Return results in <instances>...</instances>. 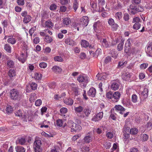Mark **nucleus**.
I'll return each instance as SVG.
<instances>
[{
	"instance_id": "c9c22d12",
	"label": "nucleus",
	"mask_w": 152,
	"mask_h": 152,
	"mask_svg": "<svg viewBox=\"0 0 152 152\" xmlns=\"http://www.w3.org/2000/svg\"><path fill=\"white\" fill-rule=\"evenodd\" d=\"M75 112L77 113H80L83 110V108L81 106H79L78 107H75L74 109Z\"/></svg>"
},
{
	"instance_id": "c03bdc74",
	"label": "nucleus",
	"mask_w": 152,
	"mask_h": 152,
	"mask_svg": "<svg viewBox=\"0 0 152 152\" xmlns=\"http://www.w3.org/2000/svg\"><path fill=\"white\" fill-rule=\"evenodd\" d=\"M81 45L84 48H87L88 46L89 43L85 40H82L81 43Z\"/></svg>"
},
{
	"instance_id": "bf43d9fd",
	"label": "nucleus",
	"mask_w": 152,
	"mask_h": 152,
	"mask_svg": "<svg viewBox=\"0 0 152 152\" xmlns=\"http://www.w3.org/2000/svg\"><path fill=\"white\" fill-rule=\"evenodd\" d=\"M80 27H81V25L79 23H74L73 25V27L75 29H77L78 31L79 30V28Z\"/></svg>"
},
{
	"instance_id": "bb28decb",
	"label": "nucleus",
	"mask_w": 152,
	"mask_h": 152,
	"mask_svg": "<svg viewBox=\"0 0 152 152\" xmlns=\"http://www.w3.org/2000/svg\"><path fill=\"white\" fill-rule=\"evenodd\" d=\"M64 102L67 105H72L73 104V101L71 98H66L64 99Z\"/></svg>"
},
{
	"instance_id": "4468645a",
	"label": "nucleus",
	"mask_w": 152,
	"mask_h": 152,
	"mask_svg": "<svg viewBox=\"0 0 152 152\" xmlns=\"http://www.w3.org/2000/svg\"><path fill=\"white\" fill-rule=\"evenodd\" d=\"M132 75L128 72H124L122 73L121 76L122 79L125 80H128L130 78Z\"/></svg>"
},
{
	"instance_id": "a19ab883",
	"label": "nucleus",
	"mask_w": 152,
	"mask_h": 152,
	"mask_svg": "<svg viewBox=\"0 0 152 152\" xmlns=\"http://www.w3.org/2000/svg\"><path fill=\"white\" fill-rule=\"evenodd\" d=\"M124 42L123 41H121V42L118 45L117 47V49L119 51L121 50L123 48V45Z\"/></svg>"
},
{
	"instance_id": "052dcab7",
	"label": "nucleus",
	"mask_w": 152,
	"mask_h": 152,
	"mask_svg": "<svg viewBox=\"0 0 152 152\" xmlns=\"http://www.w3.org/2000/svg\"><path fill=\"white\" fill-rule=\"evenodd\" d=\"M141 20L138 17H134L133 18V20L132 21V23H137V22H140Z\"/></svg>"
},
{
	"instance_id": "1a4fd4ad",
	"label": "nucleus",
	"mask_w": 152,
	"mask_h": 152,
	"mask_svg": "<svg viewBox=\"0 0 152 152\" xmlns=\"http://www.w3.org/2000/svg\"><path fill=\"white\" fill-rule=\"evenodd\" d=\"M80 23L81 25V26L83 28L86 26L88 24L89 20L88 18L86 16H83L80 20Z\"/></svg>"
},
{
	"instance_id": "f03ea898",
	"label": "nucleus",
	"mask_w": 152,
	"mask_h": 152,
	"mask_svg": "<svg viewBox=\"0 0 152 152\" xmlns=\"http://www.w3.org/2000/svg\"><path fill=\"white\" fill-rule=\"evenodd\" d=\"M68 126L69 127L71 128L72 132L78 131L82 129L80 125L72 121H69L68 123Z\"/></svg>"
},
{
	"instance_id": "f704fd0d",
	"label": "nucleus",
	"mask_w": 152,
	"mask_h": 152,
	"mask_svg": "<svg viewBox=\"0 0 152 152\" xmlns=\"http://www.w3.org/2000/svg\"><path fill=\"white\" fill-rule=\"evenodd\" d=\"M4 49L7 52L10 53L11 52V48L10 46L8 44H5L4 45Z\"/></svg>"
},
{
	"instance_id": "8fccbe9b",
	"label": "nucleus",
	"mask_w": 152,
	"mask_h": 152,
	"mask_svg": "<svg viewBox=\"0 0 152 152\" xmlns=\"http://www.w3.org/2000/svg\"><path fill=\"white\" fill-rule=\"evenodd\" d=\"M115 15L117 19L120 20L122 17V14L121 12H118L115 14Z\"/></svg>"
},
{
	"instance_id": "680f3d73",
	"label": "nucleus",
	"mask_w": 152,
	"mask_h": 152,
	"mask_svg": "<svg viewBox=\"0 0 152 152\" xmlns=\"http://www.w3.org/2000/svg\"><path fill=\"white\" fill-rule=\"evenodd\" d=\"M136 7L137 9V13L139 12H141L143 11L144 9L142 6L138 5L136 6Z\"/></svg>"
},
{
	"instance_id": "13d9d810",
	"label": "nucleus",
	"mask_w": 152,
	"mask_h": 152,
	"mask_svg": "<svg viewBox=\"0 0 152 152\" xmlns=\"http://www.w3.org/2000/svg\"><path fill=\"white\" fill-rule=\"evenodd\" d=\"M98 6L99 7H102L105 4V2L104 0H98Z\"/></svg>"
},
{
	"instance_id": "c756f323",
	"label": "nucleus",
	"mask_w": 152,
	"mask_h": 152,
	"mask_svg": "<svg viewBox=\"0 0 152 152\" xmlns=\"http://www.w3.org/2000/svg\"><path fill=\"white\" fill-rule=\"evenodd\" d=\"M15 114V115L20 117L21 116L23 118H24L25 119H26L27 117L26 115H22V114L20 110H17L16 111Z\"/></svg>"
},
{
	"instance_id": "ea45409f",
	"label": "nucleus",
	"mask_w": 152,
	"mask_h": 152,
	"mask_svg": "<svg viewBox=\"0 0 152 152\" xmlns=\"http://www.w3.org/2000/svg\"><path fill=\"white\" fill-rule=\"evenodd\" d=\"M106 97L109 99H111L113 101V93L111 91H110L107 94Z\"/></svg>"
},
{
	"instance_id": "b1692460",
	"label": "nucleus",
	"mask_w": 152,
	"mask_h": 152,
	"mask_svg": "<svg viewBox=\"0 0 152 152\" xmlns=\"http://www.w3.org/2000/svg\"><path fill=\"white\" fill-rule=\"evenodd\" d=\"M52 70L56 73H60L62 71L61 68L57 66H53L52 68Z\"/></svg>"
},
{
	"instance_id": "4be33fe9",
	"label": "nucleus",
	"mask_w": 152,
	"mask_h": 152,
	"mask_svg": "<svg viewBox=\"0 0 152 152\" xmlns=\"http://www.w3.org/2000/svg\"><path fill=\"white\" fill-rule=\"evenodd\" d=\"M17 59L19 61L23 63L26 61V57L24 53H22L20 55V57H17Z\"/></svg>"
},
{
	"instance_id": "603ef678",
	"label": "nucleus",
	"mask_w": 152,
	"mask_h": 152,
	"mask_svg": "<svg viewBox=\"0 0 152 152\" xmlns=\"http://www.w3.org/2000/svg\"><path fill=\"white\" fill-rule=\"evenodd\" d=\"M112 58L111 57L108 56L106 57L104 61V62L106 64H107L110 62L111 61Z\"/></svg>"
},
{
	"instance_id": "a878e982",
	"label": "nucleus",
	"mask_w": 152,
	"mask_h": 152,
	"mask_svg": "<svg viewBox=\"0 0 152 152\" xmlns=\"http://www.w3.org/2000/svg\"><path fill=\"white\" fill-rule=\"evenodd\" d=\"M130 10H129L130 12L133 14H135L137 13V9L136 6H134L133 4H131L130 6Z\"/></svg>"
},
{
	"instance_id": "6ab92c4d",
	"label": "nucleus",
	"mask_w": 152,
	"mask_h": 152,
	"mask_svg": "<svg viewBox=\"0 0 152 152\" xmlns=\"http://www.w3.org/2000/svg\"><path fill=\"white\" fill-rule=\"evenodd\" d=\"M146 52L150 54H152V42H148L147 49H145Z\"/></svg>"
},
{
	"instance_id": "0e129e2a",
	"label": "nucleus",
	"mask_w": 152,
	"mask_h": 152,
	"mask_svg": "<svg viewBox=\"0 0 152 152\" xmlns=\"http://www.w3.org/2000/svg\"><path fill=\"white\" fill-rule=\"evenodd\" d=\"M13 110V109L11 106H8L7 107L6 111L8 113H11Z\"/></svg>"
},
{
	"instance_id": "774afa93",
	"label": "nucleus",
	"mask_w": 152,
	"mask_h": 152,
	"mask_svg": "<svg viewBox=\"0 0 152 152\" xmlns=\"http://www.w3.org/2000/svg\"><path fill=\"white\" fill-rule=\"evenodd\" d=\"M35 78L37 80H39L41 79L42 78V75L39 73H35Z\"/></svg>"
},
{
	"instance_id": "5fc2aeb1",
	"label": "nucleus",
	"mask_w": 152,
	"mask_h": 152,
	"mask_svg": "<svg viewBox=\"0 0 152 152\" xmlns=\"http://www.w3.org/2000/svg\"><path fill=\"white\" fill-rule=\"evenodd\" d=\"M142 140L143 141H147L148 139V137L147 135L145 134H143L141 135Z\"/></svg>"
},
{
	"instance_id": "0eeeda50",
	"label": "nucleus",
	"mask_w": 152,
	"mask_h": 152,
	"mask_svg": "<svg viewBox=\"0 0 152 152\" xmlns=\"http://www.w3.org/2000/svg\"><path fill=\"white\" fill-rule=\"evenodd\" d=\"M77 79L80 83H84V86H86V84L88 82V77L84 75H80Z\"/></svg>"
},
{
	"instance_id": "7c9ffc66",
	"label": "nucleus",
	"mask_w": 152,
	"mask_h": 152,
	"mask_svg": "<svg viewBox=\"0 0 152 152\" xmlns=\"http://www.w3.org/2000/svg\"><path fill=\"white\" fill-rule=\"evenodd\" d=\"M15 149L17 152H25V149L21 146H17Z\"/></svg>"
},
{
	"instance_id": "4c0bfd02",
	"label": "nucleus",
	"mask_w": 152,
	"mask_h": 152,
	"mask_svg": "<svg viewBox=\"0 0 152 152\" xmlns=\"http://www.w3.org/2000/svg\"><path fill=\"white\" fill-rule=\"evenodd\" d=\"M77 1V0H74L73 3V8L75 12H76L78 7V3Z\"/></svg>"
},
{
	"instance_id": "dca6fc26",
	"label": "nucleus",
	"mask_w": 152,
	"mask_h": 152,
	"mask_svg": "<svg viewBox=\"0 0 152 152\" xmlns=\"http://www.w3.org/2000/svg\"><path fill=\"white\" fill-rule=\"evenodd\" d=\"M121 96L120 93L118 91H116L113 93V101L117 102Z\"/></svg>"
},
{
	"instance_id": "e433bc0d",
	"label": "nucleus",
	"mask_w": 152,
	"mask_h": 152,
	"mask_svg": "<svg viewBox=\"0 0 152 152\" xmlns=\"http://www.w3.org/2000/svg\"><path fill=\"white\" fill-rule=\"evenodd\" d=\"M26 142V140L25 138H21L18 139L17 143L18 144H19L22 145H24L25 143Z\"/></svg>"
},
{
	"instance_id": "c85d7f7f",
	"label": "nucleus",
	"mask_w": 152,
	"mask_h": 152,
	"mask_svg": "<svg viewBox=\"0 0 152 152\" xmlns=\"http://www.w3.org/2000/svg\"><path fill=\"white\" fill-rule=\"evenodd\" d=\"M43 26L44 27H47L50 28H52L53 27V24L50 21L47 20L45 22V24Z\"/></svg>"
},
{
	"instance_id": "2f4dec72",
	"label": "nucleus",
	"mask_w": 152,
	"mask_h": 152,
	"mask_svg": "<svg viewBox=\"0 0 152 152\" xmlns=\"http://www.w3.org/2000/svg\"><path fill=\"white\" fill-rule=\"evenodd\" d=\"M8 75L10 77H12L16 75V72L13 69H10L9 71Z\"/></svg>"
},
{
	"instance_id": "f257e3e1",
	"label": "nucleus",
	"mask_w": 152,
	"mask_h": 152,
	"mask_svg": "<svg viewBox=\"0 0 152 152\" xmlns=\"http://www.w3.org/2000/svg\"><path fill=\"white\" fill-rule=\"evenodd\" d=\"M9 93V98L12 100L19 101L22 97V93L16 89L13 88L11 89Z\"/></svg>"
},
{
	"instance_id": "f3484780",
	"label": "nucleus",
	"mask_w": 152,
	"mask_h": 152,
	"mask_svg": "<svg viewBox=\"0 0 152 152\" xmlns=\"http://www.w3.org/2000/svg\"><path fill=\"white\" fill-rule=\"evenodd\" d=\"M123 132L124 136L126 137V135H129L130 134V128L127 126L126 125H125L123 128Z\"/></svg>"
},
{
	"instance_id": "49530a36",
	"label": "nucleus",
	"mask_w": 152,
	"mask_h": 152,
	"mask_svg": "<svg viewBox=\"0 0 152 152\" xmlns=\"http://www.w3.org/2000/svg\"><path fill=\"white\" fill-rule=\"evenodd\" d=\"M101 50L98 48L95 51L93 56L94 57H97L99 55L101 54Z\"/></svg>"
},
{
	"instance_id": "20e7f679",
	"label": "nucleus",
	"mask_w": 152,
	"mask_h": 152,
	"mask_svg": "<svg viewBox=\"0 0 152 152\" xmlns=\"http://www.w3.org/2000/svg\"><path fill=\"white\" fill-rule=\"evenodd\" d=\"M93 137V134L91 132L86 134V135L83 139V142L84 144H88L92 141Z\"/></svg>"
},
{
	"instance_id": "69168bd1",
	"label": "nucleus",
	"mask_w": 152,
	"mask_h": 152,
	"mask_svg": "<svg viewBox=\"0 0 152 152\" xmlns=\"http://www.w3.org/2000/svg\"><path fill=\"white\" fill-rule=\"evenodd\" d=\"M108 23L110 26H111L114 24L115 22L114 21V20L112 18H110L108 20Z\"/></svg>"
},
{
	"instance_id": "423d86ee",
	"label": "nucleus",
	"mask_w": 152,
	"mask_h": 152,
	"mask_svg": "<svg viewBox=\"0 0 152 152\" xmlns=\"http://www.w3.org/2000/svg\"><path fill=\"white\" fill-rule=\"evenodd\" d=\"M35 146L34 147L35 152H41L42 149L41 148L42 145V142L40 140H36L34 142Z\"/></svg>"
},
{
	"instance_id": "72a5a7b5",
	"label": "nucleus",
	"mask_w": 152,
	"mask_h": 152,
	"mask_svg": "<svg viewBox=\"0 0 152 152\" xmlns=\"http://www.w3.org/2000/svg\"><path fill=\"white\" fill-rule=\"evenodd\" d=\"M71 23V20L70 18H65L63 21V23L64 26L68 25Z\"/></svg>"
},
{
	"instance_id": "f8f14e48",
	"label": "nucleus",
	"mask_w": 152,
	"mask_h": 152,
	"mask_svg": "<svg viewBox=\"0 0 152 152\" xmlns=\"http://www.w3.org/2000/svg\"><path fill=\"white\" fill-rule=\"evenodd\" d=\"M96 89L92 87L90 88L87 92L88 96L92 97H94L96 95Z\"/></svg>"
},
{
	"instance_id": "aec40b11",
	"label": "nucleus",
	"mask_w": 152,
	"mask_h": 152,
	"mask_svg": "<svg viewBox=\"0 0 152 152\" xmlns=\"http://www.w3.org/2000/svg\"><path fill=\"white\" fill-rule=\"evenodd\" d=\"M100 42L101 43L103 47L107 48L109 47V44L105 39H101Z\"/></svg>"
},
{
	"instance_id": "2eb2a0df",
	"label": "nucleus",
	"mask_w": 152,
	"mask_h": 152,
	"mask_svg": "<svg viewBox=\"0 0 152 152\" xmlns=\"http://www.w3.org/2000/svg\"><path fill=\"white\" fill-rule=\"evenodd\" d=\"M107 76H108V75L106 73H103L100 74H98L96 76V77L98 80H105Z\"/></svg>"
},
{
	"instance_id": "de8ad7c7",
	"label": "nucleus",
	"mask_w": 152,
	"mask_h": 152,
	"mask_svg": "<svg viewBox=\"0 0 152 152\" xmlns=\"http://www.w3.org/2000/svg\"><path fill=\"white\" fill-rule=\"evenodd\" d=\"M141 26L140 24L139 23H135L133 26V28L134 29L138 30L139 29Z\"/></svg>"
},
{
	"instance_id": "6e6d98bb",
	"label": "nucleus",
	"mask_w": 152,
	"mask_h": 152,
	"mask_svg": "<svg viewBox=\"0 0 152 152\" xmlns=\"http://www.w3.org/2000/svg\"><path fill=\"white\" fill-rule=\"evenodd\" d=\"M118 25L115 23H114L113 25L111 26L112 29L113 31H116L117 30L118 28Z\"/></svg>"
},
{
	"instance_id": "5701e85b",
	"label": "nucleus",
	"mask_w": 152,
	"mask_h": 152,
	"mask_svg": "<svg viewBox=\"0 0 152 152\" xmlns=\"http://www.w3.org/2000/svg\"><path fill=\"white\" fill-rule=\"evenodd\" d=\"M110 54L111 56L114 59H116L118 57V53L115 49L111 50L110 52Z\"/></svg>"
},
{
	"instance_id": "a211bd4d",
	"label": "nucleus",
	"mask_w": 152,
	"mask_h": 152,
	"mask_svg": "<svg viewBox=\"0 0 152 152\" xmlns=\"http://www.w3.org/2000/svg\"><path fill=\"white\" fill-rule=\"evenodd\" d=\"M123 105L129 107H130L132 105V104L131 101L129 99H124L122 102Z\"/></svg>"
},
{
	"instance_id": "58836bf2",
	"label": "nucleus",
	"mask_w": 152,
	"mask_h": 152,
	"mask_svg": "<svg viewBox=\"0 0 152 152\" xmlns=\"http://www.w3.org/2000/svg\"><path fill=\"white\" fill-rule=\"evenodd\" d=\"M44 41L46 42L50 43L53 41L52 38L49 36L46 35L44 39Z\"/></svg>"
},
{
	"instance_id": "4d7b16f0",
	"label": "nucleus",
	"mask_w": 152,
	"mask_h": 152,
	"mask_svg": "<svg viewBox=\"0 0 152 152\" xmlns=\"http://www.w3.org/2000/svg\"><path fill=\"white\" fill-rule=\"evenodd\" d=\"M123 18L125 21H128L129 19V15L128 13H125L124 15Z\"/></svg>"
},
{
	"instance_id": "6e6552de",
	"label": "nucleus",
	"mask_w": 152,
	"mask_h": 152,
	"mask_svg": "<svg viewBox=\"0 0 152 152\" xmlns=\"http://www.w3.org/2000/svg\"><path fill=\"white\" fill-rule=\"evenodd\" d=\"M132 42V40L129 39L126 40L125 45L124 52L126 53L129 52L131 48V43Z\"/></svg>"
},
{
	"instance_id": "864d4df0",
	"label": "nucleus",
	"mask_w": 152,
	"mask_h": 152,
	"mask_svg": "<svg viewBox=\"0 0 152 152\" xmlns=\"http://www.w3.org/2000/svg\"><path fill=\"white\" fill-rule=\"evenodd\" d=\"M137 96L135 94H133L132 97V100L134 103H136L137 102Z\"/></svg>"
},
{
	"instance_id": "cd10ccee",
	"label": "nucleus",
	"mask_w": 152,
	"mask_h": 152,
	"mask_svg": "<svg viewBox=\"0 0 152 152\" xmlns=\"http://www.w3.org/2000/svg\"><path fill=\"white\" fill-rule=\"evenodd\" d=\"M148 90L147 88H145L142 92L141 93V95L144 98L147 97L148 95Z\"/></svg>"
},
{
	"instance_id": "39448f33",
	"label": "nucleus",
	"mask_w": 152,
	"mask_h": 152,
	"mask_svg": "<svg viewBox=\"0 0 152 152\" xmlns=\"http://www.w3.org/2000/svg\"><path fill=\"white\" fill-rule=\"evenodd\" d=\"M91 110L88 107H86L84 109L83 111L85 115L82 114L79 116V117L82 118H85L86 119H88L91 113Z\"/></svg>"
},
{
	"instance_id": "79ce46f5",
	"label": "nucleus",
	"mask_w": 152,
	"mask_h": 152,
	"mask_svg": "<svg viewBox=\"0 0 152 152\" xmlns=\"http://www.w3.org/2000/svg\"><path fill=\"white\" fill-rule=\"evenodd\" d=\"M138 130L135 128H132L130 129V134L135 135L138 133Z\"/></svg>"
},
{
	"instance_id": "ddd939ff",
	"label": "nucleus",
	"mask_w": 152,
	"mask_h": 152,
	"mask_svg": "<svg viewBox=\"0 0 152 152\" xmlns=\"http://www.w3.org/2000/svg\"><path fill=\"white\" fill-rule=\"evenodd\" d=\"M102 25V23L100 21L94 23L93 25L94 29L96 32L100 30Z\"/></svg>"
},
{
	"instance_id": "9d476101",
	"label": "nucleus",
	"mask_w": 152,
	"mask_h": 152,
	"mask_svg": "<svg viewBox=\"0 0 152 152\" xmlns=\"http://www.w3.org/2000/svg\"><path fill=\"white\" fill-rule=\"evenodd\" d=\"M7 62L6 65L7 68H13L14 67V63L12 60L9 59V58L7 57L6 58Z\"/></svg>"
},
{
	"instance_id": "473e14b6",
	"label": "nucleus",
	"mask_w": 152,
	"mask_h": 152,
	"mask_svg": "<svg viewBox=\"0 0 152 152\" xmlns=\"http://www.w3.org/2000/svg\"><path fill=\"white\" fill-rule=\"evenodd\" d=\"M31 19V17L30 15H28L24 17L23 21L25 23H27L30 21Z\"/></svg>"
},
{
	"instance_id": "09e8293b",
	"label": "nucleus",
	"mask_w": 152,
	"mask_h": 152,
	"mask_svg": "<svg viewBox=\"0 0 152 152\" xmlns=\"http://www.w3.org/2000/svg\"><path fill=\"white\" fill-rule=\"evenodd\" d=\"M54 59L55 61L62 62L63 60L62 58L60 56H57L54 58Z\"/></svg>"
},
{
	"instance_id": "412c9836",
	"label": "nucleus",
	"mask_w": 152,
	"mask_h": 152,
	"mask_svg": "<svg viewBox=\"0 0 152 152\" xmlns=\"http://www.w3.org/2000/svg\"><path fill=\"white\" fill-rule=\"evenodd\" d=\"M115 110L120 111V113L123 114V112L125 111V109L123 107L120 105H116L115 107Z\"/></svg>"
},
{
	"instance_id": "338daca9",
	"label": "nucleus",
	"mask_w": 152,
	"mask_h": 152,
	"mask_svg": "<svg viewBox=\"0 0 152 152\" xmlns=\"http://www.w3.org/2000/svg\"><path fill=\"white\" fill-rule=\"evenodd\" d=\"M106 136L109 138L111 139L113 137V134L112 132H108L106 133Z\"/></svg>"
},
{
	"instance_id": "9b49d317",
	"label": "nucleus",
	"mask_w": 152,
	"mask_h": 152,
	"mask_svg": "<svg viewBox=\"0 0 152 152\" xmlns=\"http://www.w3.org/2000/svg\"><path fill=\"white\" fill-rule=\"evenodd\" d=\"M119 80L113 81L111 85V88L114 90H116L119 88L120 83L119 82Z\"/></svg>"
},
{
	"instance_id": "e2e57ef3",
	"label": "nucleus",
	"mask_w": 152,
	"mask_h": 152,
	"mask_svg": "<svg viewBox=\"0 0 152 152\" xmlns=\"http://www.w3.org/2000/svg\"><path fill=\"white\" fill-rule=\"evenodd\" d=\"M67 111V109L65 107H62L60 110V112L62 114L66 113Z\"/></svg>"
},
{
	"instance_id": "3c124183",
	"label": "nucleus",
	"mask_w": 152,
	"mask_h": 152,
	"mask_svg": "<svg viewBox=\"0 0 152 152\" xmlns=\"http://www.w3.org/2000/svg\"><path fill=\"white\" fill-rule=\"evenodd\" d=\"M104 147L106 149H109L110 148L111 146V143L109 142H106L104 143Z\"/></svg>"
},
{
	"instance_id": "393cba45",
	"label": "nucleus",
	"mask_w": 152,
	"mask_h": 152,
	"mask_svg": "<svg viewBox=\"0 0 152 152\" xmlns=\"http://www.w3.org/2000/svg\"><path fill=\"white\" fill-rule=\"evenodd\" d=\"M65 43L67 45L72 46L73 45L75 44L74 41L69 38H66L65 39Z\"/></svg>"
},
{
	"instance_id": "a18cd8bd",
	"label": "nucleus",
	"mask_w": 152,
	"mask_h": 152,
	"mask_svg": "<svg viewBox=\"0 0 152 152\" xmlns=\"http://www.w3.org/2000/svg\"><path fill=\"white\" fill-rule=\"evenodd\" d=\"M7 42L12 45L15 44L16 42V40L15 38L13 37L9 38L7 40Z\"/></svg>"
},
{
	"instance_id": "7ed1b4c3",
	"label": "nucleus",
	"mask_w": 152,
	"mask_h": 152,
	"mask_svg": "<svg viewBox=\"0 0 152 152\" xmlns=\"http://www.w3.org/2000/svg\"><path fill=\"white\" fill-rule=\"evenodd\" d=\"M71 88V92L73 95L78 96L80 94L82 91L81 89L79 88L78 86L75 83H72Z\"/></svg>"
},
{
	"instance_id": "37998d69",
	"label": "nucleus",
	"mask_w": 152,
	"mask_h": 152,
	"mask_svg": "<svg viewBox=\"0 0 152 152\" xmlns=\"http://www.w3.org/2000/svg\"><path fill=\"white\" fill-rule=\"evenodd\" d=\"M30 87L32 90H36L37 88V85L33 82H31L30 83Z\"/></svg>"
}]
</instances>
